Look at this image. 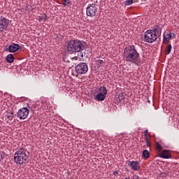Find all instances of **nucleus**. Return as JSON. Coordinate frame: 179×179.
Returning a JSON list of instances; mask_svg holds the SVG:
<instances>
[{"label":"nucleus","mask_w":179,"mask_h":179,"mask_svg":"<svg viewBox=\"0 0 179 179\" xmlns=\"http://www.w3.org/2000/svg\"><path fill=\"white\" fill-rule=\"evenodd\" d=\"M159 157L162 159H171V153L169 150H164L162 153L160 154Z\"/></svg>","instance_id":"11"},{"label":"nucleus","mask_w":179,"mask_h":179,"mask_svg":"<svg viewBox=\"0 0 179 179\" xmlns=\"http://www.w3.org/2000/svg\"><path fill=\"white\" fill-rule=\"evenodd\" d=\"M47 19H48V17L47 16V15L44 14V16H38V20H47Z\"/></svg>","instance_id":"20"},{"label":"nucleus","mask_w":179,"mask_h":179,"mask_svg":"<svg viewBox=\"0 0 179 179\" xmlns=\"http://www.w3.org/2000/svg\"><path fill=\"white\" fill-rule=\"evenodd\" d=\"M105 99H106V95L103 94L99 93L96 95V100H98V101H103Z\"/></svg>","instance_id":"15"},{"label":"nucleus","mask_w":179,"mask_h":179,"mask_svg":"<svg viewBox=\"0 0 179 179\" xmlns=\"http://www.w3.org/2000/svg\"><path fill=\"white\" fill-rule=\"evenodd\" d=\"M157 40V34H156V29L154 30L148 29L144 33L143 41L145 43H155Z\"/></svg>","instance_id":"4"},{"label":"nucleus","mask_w":179,"mask_h":179,"mask_svg":"<svg viewBox=\"0 0 179 179\" xmlns=\"http://www.w3.org/2000/svg\"><path fill=\"white\" fill-rule=\"evenodd\" d=\"M142 155L144 159H149V157H150V152H149V150H144Z\"/></svg>","instance_id":"16"},{"label":"nucleus","mask_w":179,"mask_h":179,"mask_svg":"<svg viewBox=\"0 0 179 179\" xmlns=\"http://www.w3.org/2000/svg\"><path fill=\"white\" fill-rule=\"evenodd\" d=\"M122 99H124V96L123 95H122V96L119 95V101H121V100H122Z\"/></svg>","instance_id":"29"},{"label":"nucleus","mask_w":179,"mask_h":179,"mask_svg":"<svg viewBox=\"0 0 179 179\" xmlns=\"http://www.w3.org/2000/svg\"><path fill=\"white\" fill-rule=\"evenodd\" d=\"M9 22V19L5 17H0V33H2L3 30H6L8 29Z\"/></svg>","instance_id":"8"},{"label":"nucleus","mask_w":179,"mask_h":179,"mask_svg":"<svg viewBox=\"0 0 179 179\" xmlns=\"http://www.w3.org/2000/svg\"><path fill=\"white\" fill-rule=\"evenodd\" d=\"M5 159V152H0V162Z\"/></svg>","instance_id":"23"},{"label":"nucleus","mask_w":179,"mask_h":179,"mask_svg":"<svg viewBox=\"0 0 179 179\" xmlns=\"http://www.w3.org/2000/svg\"><path fill=\"white\" fill-rule=\"evenodd\" d=\"M134 3V0H126L124 1V5H127V6H129V5H132Z\"/></svg>","instance_id":"21"},{"label":"nucleus","mask_w":179,"mask_h":179,"mask_svg":"<svg viewBox=\"0 0 179 179\" xmlns=\"http://www.w3.org/2000/svg\"><path fill=\"white\" fill-rule=\"evenodd\" d=\"M6 51H8V52L12 53L17 52V51H22V47L17 43H12L6 48Z\"/></svg>","instance_id":"9"},{"label":"nucleus","mask_w":179,"mask_h":179,"mask_svg":"<svg viewBox=\"0 0 179 179\" xmlns=\"http://www.w3.org/2000/svg\"><path fill=\"white\" fill-rule=\"evenodd\" d=\"M96 64L97 65L98 68H101V66H104V61H103L102 59H98L96 60Z\"/></svg>","instance_id":"17"},{"label":"nucleus","mask_w":179,"mask_h":179,"mask_svg":"<svg viewBox=\"0 0 179 179\" xmlns=\"http://www.w3.org/2000/svg\"><path fill=\"white\" fill-rule=\"evenodd\" d=\"M29 108H30V106H28Z\"/></svg>","instance_id":"34"},{"label":"nucleus","mask_w":179,"mask_h":179,"mask_svg":"<svg viewBox=\"0 0 179 179\" xmlns=\"http://www.w3.org/2000/svg\"><path fill=\"white\" fill-rule=\"evenodd\" d=\"M127 164L129 167H131V170H134V171H138V170L141 169V165H139V162L136 161H128Z\"/></svg>","instance_id":"10"},{"label":"nucleus","mask_w":179,"mask_h":179,"mask_svg":"<svg viewBox=\"0 0 179 179\" xmlns=\"http://www.w3.org/2000/svg\"><path fill=\"white\" fill-rule=\"evenodd\" d=\"M169 35L171 36V38H176V34L174 33H169Z\"/></svg>","instance_id":"27"},{"label":"nucleus","mask_w":179,"mask_h":179,"mask_svg":"<svg viewBox=\"0 0 179 179\" xmlns=\"http://www.w3.org/2000/svg\"><path fill=\"white\" fill-rule=\"evenodd\" d=\"M76 72L78 75H85V73H87L89 71V66H87V64L85 62H82L78 64L76 68Z\"/></svg>","instance_id":"6"},{"label":"nucleus","mask_w":179,"mask_h":179,"mask_svg":"<svg viewBox=\"0 0 179 179\" xmlns=\"http://www.w3.org/2000/svg\"><path fill=\"white\" fill-rule=\"evenodd\" d=\"M97 10H99L97 4L93 3H90L86 8V15L87 16H90V17H94V16H96Z\"/></svg>","instance_id":"5"},{"label":"nucleus","mask_w":179,"mask_h":179,"mask_svg":"<svg viewBox=\"0 0 179 179\" xmlns=\"http://www.w3.org/2000/svg\"><path fill=\"white\" fill-rule=\"evenodd\" d=\"M131 179H139V176H136V175H134L132 177H131Z\"/></svg>","instance_id":"28"},{"label":"nucleus","mask_w":179,"mask_h":179,"mask_svg":"<svg viewBox=\"0 0 179 179\" xmlns=\"http://www.w3.org/2000/svg\"><path fill=\"white\" fill-rule=\"evenodd\" d=\"M99 90L100 94H103V96H107V88H106V87L104 86L100 87Z\"/></svg>","instance_id":"14"},{"label":"nucleus","mask_w":179,"mask_h":179,"mask_svg":"<svg viewBox=\"0 0 179 179\" xmlns=\"http://www.w3.org/2000/svg\"><path fill=\"white\" fill-rule=\"evenodd\" d=\"M122 57L126 62H131L138 66L141 65V55L134 45H129L124 49Z\"/></svg>","instance_id":"1"},{"label":"nucleus","mask_w":179,"mask_h":179,"mask_svg":"<svg viewBox=\"0 0 179 179\" xmlns=\"http://www.w3.org/2000/svg\"><path fill=\"white\" fill-rule=\"evenodd\" d=\"M172 48H173V46H171V44H169L166 49V51H165L166 55H169V54H170V52H171Z\"/></svg>","instance_id":"19"},{"label":"nucleus","mask_w":179,"mask_h":179,"mask_svg":"<svg viewBox=\"0 0 179 179\" xmlns=\"http://www.w3.org/2000/svg\"><path fill=\"white\" fill-rule=\"evenodd\" d=\"M148 148H150V141L146 142Z\"/></svg>","instance_id":"30"},{"label":"nucleus","mask_w":179,"mask_h":179,"mask_svg":"<svg viewBox=\"0 0 179 179\" xmlns=\"http://www.w3.org/2000/svg\"><path fill=\"white\" fill-rule=\"evenodd\" d=\"M142 2H146L147 0H141Z\"/></svg>","instance_id":"33"},{"label":"nucleus","mask_w":179,"mask_h":179,"mask_svg":"<svg viewBox=\"0 0 179 179\" xmlns=\"http://www.w3.org/2000/svg\"><path fill=\"white\" fill-rule=\"evenodd\" d=\"M85 50V44L79 40H71L67 44V51L70 54L80 52Z\"/></svg>","instance_id":"2"},{"label":"nucleus","mask_w":179,"mask_h":179,"mask_svg":"<svg viewBox=\"0 0 179 179\" xmlns=\"http://www.w3.org/2000/svg\"><path fill=\"white\" fill-rule=\"evenodd\" d=\"M27 159H29V152L24 149L20 148L14 155L15 163L20 166L26 164Z\"/></svg>","instance_id":"3"},{"label":"nucleus","mask_w":179,"mask_h":179,"mask_svg":"<svg viewBox=\"0 0 179 179\" xmlns=\"http://www.w3.org/2000/svg\"><path fill=\"white\" fill-rule=\"evenodd\" d=\"M157 149H158L159 150H162V149H163V146H162V145H160L159 142H157Z\"/></svg>","instance_id":"24"},{"label":"nucleus","mask_w":179,"mask_h":179,"mask_svg":"<svg viewBox=\"0 0 179 179\" xmlns=\"http://www.w3.org/2000/svg\"><path fill=\"white\" fill-rule=\"evenodd\" d=\"M6 59L8 64H12L15 61V57H13V55L9 54L6 56Z\"/></svg>","instance_id":"12"},{"label":"nucleus","mask_w":179,"mask_h":179,"mask_svg":"<svg viewBox=\"0 0 179 179\" xmlns=\"http://www.w3.org/2000/svg\"><path fill=\"white\" fill-rule=\"evenodd\" d=\"M144 136H145V138H146V136H150V134H149L148 129L144 131Z\"/></svg>","instance_id":"26"},{"label":"nucleus","mask_w":179,"mask_h":179,"mask_svg":"<svg viewBox=\"0 0 179 179\" xmlns=\"http://www.w3.org/2000/svg\"><path fill=\"white\" fill-rule=\"evenodd\" d=\"M62 2V5H64V6H67V5L71 4V1L69 0H63Z\"/></svg>","instance_id":"22"},{"label":"nucleus","mask_w":179,"mask_h":179,"mask_svg":"<svg viewBox=\"0 0 179 179\" xmlns=\"http://www.w3.org/2000/svg\"><path fill=\"white\" fill-rule=\"evenodd\" d=\"M78 52V58H80V59L81 58H83V52H82V51H80V52Z\"/></svg>","instance_id":"25"},{"label":"nucleus","mask_w":179,"mask_h":179,"mask_svg":"<svg viewBox=\"0 0 179 179\" xmlns=\"http://www.w3.org/2000/svg\"><path fill=\"white\" fill-rule=\"evenodd\" d=\"M145 142H149V139L148 138V136L145 137Z\"/></svg>","instance_id":"32"},{"label":"nucleus","mask_w":179,"mask_h":179,"mask_svg":"<svg viewBox=\"0 0 179 179\" xmlns=\"http://www.w3.org/2000/svg\"><path fill=\"white\" fill-rule=\"evenodd\" d=\"M118 174V171H115L113 172L114 176H117Z\"/></svg>","instance_id":"31"},{"label":"nucleus","mask_w":179,"mask_h":179,"mask_svg":"<svg viewBox=\"0 0 179 179\" xmlns=\"http://www.w3.org/2000/svg\"><path fill=\"white\" fill-rule=\"evenodd\" d=\"M29 108L26 107L21 108L17 113V117L20 120H26L29 117Z\"/></svg>","instance_id":"7"},{"label":"nucleus","mask_w":179,"mask_h":179,"mask_svg":"<svg viewBox=\"0 0 179 179\" xmlns=\"http://www.w3.org/2000/svg\"><path fill=\"white\" fill-rule=\"evenodd\" d=\"M6 118H8L10 121H12L13 120V117L15 115H13V112H10L6 115Z\"/></svg>","instance_id":"18"},{"label":"nucleus","mask_w":179,"mask_h":179,"mask_svg":"<svg viewBox=\"0 0 179 179\" xmlns=\"http://www.w3.org/2000/svg\"><path fill=\"white\" fill-rule=\"evenodd\" d=\"M171 38V35H169V34H164V40L163 43L164 44H166L170 41V39Z\"/></svg>","instance_id":"13"}]
</instances>
